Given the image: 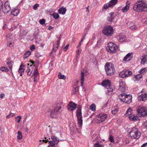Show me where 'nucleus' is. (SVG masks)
I'll use <instances>...</instances> for the list:
<instances>
[{
    "instance_id": "nucleus-1",
    "label": "nucleus",
    "mask_w": 147,
    "mask_h": 147,
    "mask_svg": "<svg viewBox=\"0 0 147 147\" xmlns=\"http://www.w3.org/2000/svg\"><path fill=\"white\" fill-rule=\"evenodd\" d=\"M133 9L138 11H147V4L143 1H139L134 4Z\"/></svg>"
},
{
    "instance_id": "nucleus-2",
    "label": "nucleus",
    "mask_w": 147,
    "mask_h": 147,
    "mask_svg": "<svg viewBox=\"0 0 147 147\" xmlns=\"http://www.w3.org/2000/svg\"><path fill=\"white\" fill-rule=\"evenodd\" d=\"M105 69L108 76L113 75L115 72L114 65L112 63H107L105 66Z\"/></svg>"
},
{
    "instance_id": "nucleus-3",
    "label": "nucleus",
    "mask_w": 147,
    "mask_h": 147,
    "mask_svg": "<svg viewBox=\"0 0 147 147\" xmlns=\"http://www.w3.org/2000/svg\"><path fill=\"white\" fill-rule=\"evenodd\" d=\"M129 134L130 136L132 139H138L141 135V133L135 127L131 129L129 132Z\"/></svg>"
},
{
    "instance_id": "nucleus-4",
    "label": "nucleus",
    "mask_w": 147,
    "mask_h": 147,
    "mask_svg": "<svg viewBox=\"0 0 147 147\" xmlns=\"http://www.w3.org/2000/svg\"><path fill=\"white\" fill-rule=\"evenodd\" d=\"M137 114L140 117L147 115V109L143 106H138L136 109Z\"/></svg>"
},
{
    "instance_id": "nucleus-5",
    "label": "nucleus",
    "mask_w": 147,
    "mask_h": 147,
    "mask_svg": "<svg viewBox=\"0 0 147 147\" xmlns=\"http://www.w3.org/2000/svg\"><path fill=\"white\" fill-rule=\"evenodd\" d=\"M82 106H80L76 111V116L77 117L78 123L79 127L82 125V119L81 111Z\"/></svg>"
},
{
    "instance_id": "nucleus-6",
    "label": "nucleus",
    "mask_w": 147,
    "mask_h": 147,
    "mask_svg": "<svg viewBox=\"0 0 147 147\" xmlns=\"http://www.w3.org/2000/svg\"><path fill=\"white\" fill-rule=\"evenodd\" d=\"M118 48V47L116 44L111 42L108 44L106 49L108 52L113 54L116 52Z\"/></svg>"
},
{
    "instance_id": "nucleus-7",
    "label": "nucleus",
    "mask_w": 147,
    "mask_h": 147,
    "mask_svg": "<svg viewBox=\"0 0 147 147\" xmlns=\"http://www.w3.org/2000/svg\"><path fill=\"white\" fill-rule=\"evenodd\" d=\"M102 33L107 36H111L113 33V28L110 26H105L102 31Z\"/></svg>"
},
{
    "instance_id": "nucleus-8",
    "label": "nucleus",
    "mask_w": 147,
    "mask_h": 147,
    "mask_svg": "<svg viewBox=\"0 0 147 147\" xmlns=\"http://www.w3.org/2000/svg\"><path fill=\"white\" fill-rule=\"evenodd\" d=\"M61 108L60 107H57L55 109L50 110V117L52 118H56L57 115L60 113V110Z\"/></svg>"
},
{
    "instance_id": "nucleus-9",
    "label": "nucleus",
    "mask_w": 147,
    "mask_h": 147,
    "mask_svg": "<svg viewBox=\"0 0 147 147\" xmlns=\"http://www.w3.org/2000/svg\"><path fill=\"white\" fill-rule=\"evenodd\" d=\"M131 111L132 110L131 109H128L125 114V116H127L128 115V117L130 121H135L138 120L139 119L138 117L132 114Z\"/></svg>"
},
{
    "instance_id": "nucleus-10",
    "label": "nucleus",
    "mask_w": 147,
    "mask_h": 147,
    "mask_svg": "<svg viewBox=\"0 0 147 147\" xmlns=\"http://www.w3.org/2000/svg\"><path fill=\"white\" fill-rule=\"evenodd\" d=\"M132 74V73L131 71L127 70L121 72L119 74V75L121 77L124 78L127 77L128 76L131 75Z\"/></svg>"
},
{
    "instance_id": "nucleus-11",
    "label": "nucleus",
    "mask_w": 147,
    "mask_h": 147,
    "mask_svg": "<svg viewBox=\"0 0 147 147\" xmlns=\"http://www.w3.org/2000/svg\"><path fill=\"white\" fill-rule=\"evenodd\" d=\"M11 8L9 5V2L8 1L5 2L4 4V8L3 11L5 13H7L9 12Z\"/></svg>"
},
{
    "instance_id": "nucleus-12",
    "label": "nucleus",
    "mask_w": 147,
    "mask_h": 147,
    "mask_svg": "<svg viewBox=\"0 0 147 147\" xmlns=\"http://www.w3.org/2000/svg\"><path fill=\"white\" fill-rule=\"evenodd\" d=\"M77 104L73 102H70L67 105L68 110H70L71 111H73L76 109Z\"/></svg>"
},
{
    "instance_id": "nucleus-13",
    "label": "nucleus",
    "mask_w": 147,
    "mask_h": 147,
    "mask_svg": "<svg viewBox=\"0 0 147 147\" xmlns=\"http://www.w3.org/2000/svg\"><path fill=\"white\" fill-rule=\"evenodd\" d=\"M118 90L121 92H125V83L121 80L119 81Z\"/></svg>"
},
{
    "instance_id": "nucleus-14",
    "label": "nucleus",
    "mask_w": 147,
    "mask_h": 147,
    "mask_svg": "<svg viewBox=\"0 0 147 147\" xmlns=\"http://www.w3.org/2000/svg\"><path fill=\"white\" fill-rule=\"evenodd\" d=\"M133 54L132 53H129L124 57L123 61H129L133 57Z\"/></svg>"
},
{
    "instance_id": "nucleus-15",
    "label": "nucleus",
    "mask_w": 147,
    "mask_h": 147,
    "mask_svg": "<svg viewBox=\"0 0 147 147\" xmlns=\"http://www.w3.org/2000/svg\"><path fill=\"white\" fill-rule=\"evenodd\" d=\"M101 85L107 88L111 86V81L109 80H104L102 83Z\"/></svg>"
},
{
    "instance_id": "nucleus-16",
    "label": "nucleus",
    "mask_w": 147,
    "mask_h": 147,
    "mask_svg": "<svg viewBox=\"0 0 147 147\" xmlns=\"http://www.w3.org/2000/svg\"><path fill=\"white\" fill-rule=\"evenodd\" d=\"M127 27L128 28L131 29L133 31L136 30L137 28L136 25L133 22L128 24Z\"/></svg>"
},
{
    "instance_id": "nucleus-17",
    "label": "nucleus",
    "mask_w": 147,
    "mask_h": 147,
    "mask_svg": "<svg viewBox=\"0 0 147 147\" xmlns=\"http://www.w3.org/2000/svg\"><path fill=\"white\" fill-rule=\"evenodd\" d=\"M147 95L146 93L141 94L138 97V100L139 101H145L147 99Z\"/></svg>"
},
{
    "instance_id": "nucleus-18",
    "label": "nucleus",
    "mask_w": 147,
    "mask_h": 147,
    "mask_svg": "<svg viewBox=\"0 0 147 147\" xmlns=\"http://www.w3.org/2000/svg\"><path fill=\"white\" fill-rule=\"evenodd\" d=\"M130 4L128 2L126 3V6L123 7L121 9V11L123 13L127 12L129 9Z\"/></svg>"
},
{
    "instance_id": "nucleus-19",
    "label": "nucleus",
    "mask_w": 147,
    "mask_h": 147,
    "mask_svg": "<svg viewBox=\"0 0 147 147\" xmlns=\"http://www.w3.org/2000/svg\"><path fill=\"white\" fill-rule=\"evenodd\" d=\"M142 64L144 65L145 64H147V55H144L142 56L141 59Z\"/></svg>"
},
{
    "instance_id": "nucleus-20",
    "label": "nucleus",
    "mask_w": 147,
    "mask_h": 147,
    "mask_svg": "<svg viewBox=\"0 0 147 147\" xmlns=\"http://www.w3.org/2000/svg\"><path fill=\"white\" fill-rule=\"evenodd\" d=\"M66 11V9L65 7H64L62 6L58 10V13L62 15H64Z\"/></svg>"
},
{
    "instance_id": "nucleus-21",
    "label": "nucleus",
    "mask_w": 147,
    "mask_h": 147,
    "mask_svg": "<svg viewBox=\"0 0 147 147\" xmlns=\"http://www.w3.org/2000/svg\"><path fill=\"white\" fill-rule=\"evenodd\" d=\"M114 13L113 12H111L109 14L107 18V21L110 22H112L114 19L113 15Z\"/></svg>"
},
{
    "instance_id": "nucleus-22",
    "label": "nucleus",
    "mask_w": 147,
    "mask_h": 147,
    "mask_svg": "<svg viewBox=\"0 0 147 147\" xmlns=\"http://www.w3.org/2000/svg\"><path fill=\"white\" fill-rule=\"evenodd\" d=\"M20 12V10L18 9H13L11 11V13L13 15L16 16L19 14Z\"/></svg>"
},
{
    "instance_id": "nucleus-23",
    "label": "nucleus",
    "mask_w": 147,
    "mask_h": 147,
    "mask_svg": "<svg viewBox=\"0 0 147 147\" xmlns=\"http://www.w3.org/2000/svg\"><path fill=\"white\" fill-rule=\"evenodd\" d=\"M100 119H99L101 122H102L105 121L107 117V115L106 114H101L99 115Z\"/></svg>"
},
{
    "instance_id": "nucleus-24",
    "label": "nucleus",
    "mask_w": 147,
    "mask_h": 147,
    "mask_svg": "<svg viewBox=\"0 0 147 147\" xmlns=\"http://www.w3.org/2000/svg\"><path fill=\"white\" fill-rule=\"evenodd\" d=\"M125 99L124 100L126 101H132V97L131 94H125Z\"/></svg>"
},
{
    "instance_id": "nucleus-25",
    "label": "nucleus",
    "mask_w": 147,
    "mask_h": 147,
    "mask_svg": "<svg viewBox=\"0 0 147 147\" xmlns=\"http://www.w3.org/2000/svg\"><path fill=\"white\" fill-rule=\"evenodd\" d=\"M107 93L109 95L111 94L113 92L114 89L111 87V86L107 88Z\"/></svg>"
},
{
    "instance_id": "nucleus-26",
    "label": "nucleus",
    "mask_w": 147,
    "mask_h": 147,
    "mask_svg": "<svg viewBox=\"0 0 147 147\" xmlns=\"http://www.w3.org/2000/svg\"><path fill=\"white\" fill-rule=\"evenodd\" d=\"M84 71L82 72L81 74V86L82 87L83 86V83L84 81Z\"/></svg>"
},
{
    "instance_id": "nucleus-27",
    "label": "nucleus",
    "mask_w": 147,
    "mask_h": 147,
    "mask_svg": "<svg viewBox=\"0 0 147 147\" xmlns=\"http://www.w3.org/2000/svg\"><path fill=\"white\" fill-rule=\"evenodd\" d=\"M25 67V65H23L22 63L20 65V67L18 70L19 73H23L24 71V68Z\"/></svg>"
},
{
    "instance_id": "nucleus-28",
    "label": "nucleus",
    "mask_w": 147,
    "mask_h": 147,
    "mask_svg": "<svg viewBox=\"0 0 147 147\" xmlns=\"http://www.w3.org/2000/svg\"><path fill=\"white\" fill-rule=\"evenodd\" d=\"M51 139L53 140V141L56 142V144H58L59 142V139L56 136H51Z\"/></svg>"
},
{
    "instance_id": "nucleus-29",
    "label": "nucleus",
    "mask_w": 147,
    "mask_h": 147,
    "mask_svg": "<svg viewBox=\"0 0 147 147\" xmlns=\"http://www.w3.org/2000/svg\"><path fill=\"white\" fill-rule=\"evenodd\" d=\"M125 94L123 93L119 95V98L121 101H125L124 99H125Z\"/></svg>"
},
{
    "instance_id": "nucleus-30",
    "label": "nucleus",
    "mask_w": 147,
    "mask_h": 147,
    "mask_svg": "<svg viewBox=\"0 0 147 147\" xmlns=\"http://www.w3.org/2000/svg\"><path fill=\"white\" fill-rule=\"evenodd\" d=\"M117 0H111L109 3L110 5V7H112L117 3Z\"/></svg>"
},
{
    "instance_id": "nucleus-31",
    "label": "nucleus",
    "mask_w": 147,
    "mask_h": 147,
    "mask_svg": "<svg viewBox=\"0 0 147 147\" xmlns=\"http://www.w3.org/2000/svg\"><path fill=\"white\" fill-rule=\"evenodd\" d=\"M31 54V52L30 51H26L23 56V58L25 59L28 57Z\"/></svg>"
},
{
    "instance_id": "nucleus-32",
    "label": "nucleus",
    "mask_w": 147,
    "mask_h": 147,
    "mask_svg": "<svg viewBox=\"0 0 147 147\" xmlns=\"http://www.w3.org/2000/svg\"><path fill=\"white\" fill-rule=\"evenodd\" d=\"M142 76L141 75L137 74L134 76L135 81H138L140 80L142 77Z\"/></svg>"
},
{
    "instance_id": "nucleus-33",
    "label": "nucleus",
    "mask_w": 147,
    "mask_h": 147,
    "mask_svg": "<svg viewBox=\"0 0 147 147\" xmlns=\"http://www.w3.org/2000/svg\"><path fill=\"white\" fill-rule=\"evenodd\" d=\"M26 72L27 73V75L28 76H30L32 72V70H31L28 67L26 70Z\"/></svg>"
},
{
    "instance_id": "nucleus-34",
    "label": "nucleus",
    "mask_w": 147,
    "mask_h": 147,
    "mask_svg": "<svg viewBox=\"0 0 147 147\" xmlns=\"http://www.w3.org/2000/svg\"><path fill=\"white\" fill-rule=\"evenodd\" d=\"M125 39V37L124 35H123L119 36V40L120 42H122L124 41Z\"/></svg>"
},
{
    "instance_id": "nucleus-35",
    "label": "nucleus",
    "mask_w": 147,
    "mask_h": 147,
    "mask_svg": "<svg viewBox=\"0 0 147 147\" xmlns=\"http://www.w3.org/2000/svg\"><path fill=\"white\" fill-rule=\"evenodd\" d=\"M52 15L53 17V18L56 20L58 19L59 17V14L56 13H53Z\"/></svg>"
},
{
    "instance_id": "nucleus-36",
    "label": "nucleus",
    "mask_w": 147,
    "mask_h": 147,
    "mask_svg": "<svg viewBox=\"0 0 147 147\" xmlns=\"http://www.w3.org/2000/svg\"><path fill=\"white\" fill-rule=\"evenodd\" d=\"M22 133L20 131L18 132V135L17 136V138L18 139L20 140L22 138Z\"/></svg>"
},
{
    "instance_id": "nucleus-37",
    "label": "nucleus",
    "mask_w": 147,
    "mask_h": 147,
    "mask_svg": "<svg viewBox=\"0 0 147 147\" xmlns=\"http://www.w3.org/2000/svg\"><path fill=\"white\" fill-rule=\"evenodd\" d=\"M90 108L92 111H94L96 110V106L94 104H92L90 106Z\"/></svg>"
},
{
    "instance_id": "nucleus-38",
    "label": "nucleus",
    "mask_w": 147,
    "mask_h": 147,
    "mask_svg": "<svg viewBox=\"0 0 147 147\" xmlns=\"http://www.w3.org/2000/svg\"><path fill=\"white\" fill-rule=\"evenodd\" d=\"M39 74V73L37 68L35 69L34 71L33 75L34 76H37Z\"/></svg>"
},
{
    "instance_id": "nucleus-39",
    "label": "nucleus",
    "mask_w": 147,
    "mask_h": 147,
    "mask_svg": "<svg viewBox=\"0 0 147 147\" xmlns=\"http://www.w3.org/2000/svg\"><path fill=\"white\" fill-rule=\"evenodd\" d=\"M58 76L60 79H65L66 78V76L63 75L61 74L60 73H59L58 75Z\"/></svg>"
},
{
    "instance_id": "nucleus-40",
    "label": "nucleus",
    "mask_w": 147,
    "mask_h": 147,
    "mask_svg": "<svg viewBox=\"0 0 147 147\" xmlns=\"http://www.w3.org/2000/svg\"><path fill=\"white\" fill-rule=\"evenodd\" d=\"M0 69L3 71H5L6 72L8 71L9 70L7 68L4 67H1Z\"/></svg>"
},
{
    "instance_id": "nucleus-41",
    "label": "nucleus",
    "mask_w": 147,
    "mask_h": 147,
    "mask_svg": "<svg viewBox=\"0 0 147 147\" xmlns=\"http://www.w3.org/2000/svg\"><path fill=\"white\" fill-rule=\"evenodd\" d=\"M109 138V141L111 142L112 143H113L115 142V141L114 140L113 137L112 136V135H110Z\"/></svg>"
},
{
    "instance_id": "nucleus-42",
    "label": "nucleus",
    "mask_w": 147,
    "mask_h": 147,
    "mask_svg": "<svg viewBox=\"0 0 147 147\" xmlns=\"http://www.w3.org/2000/svg\"><path fill=\"white\" fill-rule=\"evenodd\" d=\"M13 63V62L12 61H10L9 62L7 63V65L8 66L10 69H11V70H12L11 69L12 67V64Z\"/></svg>"
},
{
    "instance_id": "nucleus-43",
    "label": "nucleus",
    "mask_w": 147,
    "mask_h": 147,
    "mask_svg": "<svg viewBox=\"0 0 147 147\" xmlns=\"http://www.w3.org/2000/svg\"><path fill=\"white\" fill-rule=\"evenodd\" d=\"M94 147H103L102 145L100 144L98 142H96L94 144Z\"/></svg>"
},
{
    "instance_id": "nucleus-44",
    "label": "nucleus",
    "mask_w": 147,
    "mask_h": 147,
    "mask_svg": "<svg viewBox=\"0 0 147 147\" xmlns=\"http://www.w3.org/2000/svg\"><path fill=\"white\" fill-rule=\"evenodd\" d=\"M118 109L117 108L113 109H112V110L111 111L112 113L114 115L116 114L118 111Z\"/></svg>"
},
{
    "instance_id": "nucleus-45",
    "label": "nucleus",
    "mask_w": 147,
    "mask_h": 147,
    "mask_svg": "<svg viewBox=\"0 0 147 147\" xmlns=\"http://www.w3.org/2000/svg\"><path fill=\"white\" fill-rule=\"evenodd\" d=\"M21 117L20 116H18L16 117L15 118V120L16 121V122L17 123H19L21 120Z\"/></svg>"
},
{
    "instance_id": "nucleus-46",
    "label": "nucleus",
    "mask_w": 147,
    "mask_h": 147,
    "mask_svg": "<svg viewBox=\"0 0 147 147\" xmlns=\"http://www.w3.org/2000/svg\"><path fill=\"white\" fill-rule=\"evenodd\" d=\"M109 7H110V5L109 3H107L105 4L103 7V8L105 9H107Z\"/></svg>"
},
{
    "instance_id": "nucleus-47",
    "label": "nucleus",
    "mask_w": 147,
    "mask_h": 147,
    "mask_svg": "<svg viewBox=\"0 0 147 147\" xmlns=\"http://www.w3.org/2000/svg\"><path fill=\"white\" fill-rule=\"evenodd\" d=\"M147 71V70L146 68H144L143 69H141L139 71L140 73L142 74L144 72H146Z\"/></svg>"
},
{
    "instance_id": "nucleus-48",
    "label": "nucleus",
    "mask_w": 147,
    "mask_h": 147,
    "mask_svg": "<svg viewBox=\"0 0 147 147\" xmlns=\"http://www.w3.org/2000/svg\"><path fill=\"white\" fill-rule=\"evenodd\" d=\"M49 144H50L51 146H55V143L56 142H55L53 141H49Z\"/></svg>"
},
{
    "instance_id": "nucleus-49",
    "label": "nucleus",
    "mask_w": 147,
    "mask_h": 147,
    "mask_svg": "<svg viewBox=\"0 0 147 147\" xmlns=\"http://www.w3.org/2000/svg\"><path fill=\"white\" fill-rule=\"evenodd\" d=\"M39 32V30L38 29H37L36 30H35V31L34 32V37L35 38H36V36L38 34V32Z\"/></svg>"
},
{
    "instance_id": "nucleus-50",
    "label": "nucleus",
    "mask_w": 147,
    "mask_h": 147,
    "mask_svg": "<svg viewBox=\"0 0 147 147\" xmlns=\"http://www.w3.org/2000/svg\"><path fill=\"white\" fill-rule=\"evenodd\" d=\"M45 22V19H42L39 20V23L42 25Z\"/></svg>"
},
{
    "instance_id": "nucleus-51",
    "label": "nucleus",
    "mask_w": 147,
    "mask_h": 147,
    "mask_svg": "<svg viewBox=\"0 0 147 147\" xmlns=\"http://www.w3.org/2000/svg\"><path fill=\"white\" fill-rule=\"evenodd\" d=\"M14 115V113H10L8 115L6 116V117L8 118H9L13 117Z\"/></svg>"
},
{
    "instance_id": "nucleus-52",
    "label": "nucleus",
    "mask_w": 147,
    "mask_h": 147,
    "mask_svg": "<svg viewBox=\"0 0 147 147\" xmlns=\"http://www.w3.org/2000/svg\"><path fill=\"white\" fill-rule=\"evenodd\" d=\"M30 49L32 51H33L35 49V46L34 45H32L30 46Z\"/></svg>"
},
{
    "instance_id": "nucleus-53",
    "label": "nucleus",
    "mask_w": 147,
    "mask_h": 147,
    "mask_svg": "<svg viewBox=\"0 0 147 147\" xmlns=\"http://www.w3.org/2000/svg\"><path fill=\"white\" fill-rule=\"evenodd\" d=\"M39 4H35L33 7V8L34 9L36 10L37 9V8L39 7Z\"/></svg>"
},
{
    "instance_id": "nucleus-54",
    "label": "nucleus",
    "mask_w": 147,
    "mask_h": 147,
    "mask_svg": "<svg viewBox=\"0 0 147 147\" xmlns=\"http://www.w3.org/2000/svg\"><path fill=\"white\" fill-rule=\"evenodd\" d=\"M69 46V44H67L63 49L64 51H66L67 49L68 48Z\"/></svg>"
},
{
    "instance_id": "nucleus-55",
    "label": "nucleus",
    "mask_w": 147,
    "mask_h": 147,
    "mask_svg": "<svg viewBox=\"0 0 147 147\" xmlns=\"http://www.w3.org/2000/svg\"><path fill=\"white\" fill-rule=\"evenodd\" d=\"M73 90L75 93L77 92L78 90V87H76L75 88H73Z\"/></svg>"
},
{
    "instance_id": "nucleus-56",
    "label": "nucleus",
    "mask_w": 147,
    "mask_h": 147,
    "mask_svg": "<svg viewBox=\"0 0 147 147\" xmlns=\"http://www.w3.org/2000/svg\"><path fill=\"white\" fill-rule=\"evenodd\" d=\"M108 103V102H107L102 107V109H103L104 108L107 107L108 106L107 104Z\"/></svg>"
},
{
    "instance_id": "nucleus-57",
    "label": "nucleus",
    "mask_w": 147,
    "mask_h": 147,
    "mask_svg": "<svg viewBox=\"0 0 147 147\" xmlns=\"http://www.w3.org/2000/svg\"><path fill=\"white\" fill-rule=\"evenodd\" d=\"M57 46V45L56 46H55L53 45V50L54 51H56L57 49H58V48H57L56 47Z\"/></svg>"
},
{
    "instance_id": "nucleus-58",
    "label": "nucleus",
    "mask_w": 147,
    "mask_h": 147,
    "mask_svg": "<svg viewBox=\"0 0 147 147\" xmlns=\"http://www.w3.org/2000/svg\"><path fill=\"white\" fill-rule=\"evenodd\" d=\"M81 52V51L79 50V49H78L77 51V55H79L80 54Z\"/></svg>"
},
{
    "instance_id": "nucleus-59",
    "label": "nucleus",
    "mask_w": 147,
    "mask_h": 147,
    "mask_svg": "<svg viewBox=\"0 0 147 147\" xmlns=\"http://www.w3.org/2000/svg\"><path fill=\"white\" fill-rule=\"evenodd\" d=\"M3 7V4L2 1H0V8H2Z\"/></svg>"
},
{
    "instance_id": "nucleus-60",
    "label": "nucleus",
    "mask_w": 147,
    "mask_h": 147,
    "mask_svg": "<svg viewBox=\"0 0 147 147\" xmlns=\"http://www.w3.org/2000/svg\"><path fill=\"white\" fill-rule=\"evenodd\" d=\"M60 41H59V40H58L57 41V44H56V45H57V46L56 47L57 48H58V46L59 44V43H60Z\"/></svg>"
},
{
    "instance_id": "nucleus-61",
    "label": "nucleus",
    "mask_w": 147,
    "mask_h": 147,
    "mask_svg": "<svg viewBox=\"0 0 147 147\" xmlns=\"http://www.w3.org/2000/svg\"><path fill=\"white\" fill-rule=\"evenodd\" d=\"M147 145V142L143 144L141 147H146Z\"/></svg>"
},
{
    "instance_id": "nucleus-62",
    "label": "nucleus",
    "mask_w": 147,
    "mask_h": 147,
    "mask_svg": "<svg viewBox=\"0 0 147 147\" xmlns=\"http://www.w3.org/2000/svg\"><path fill=\"white\" fill-rule=\"evenodd\" d=\"M37 76H34V82H37Z\"/></svg>"
},
{
    "instance_id": "nucleus-63",
    "label": "nucleus",
    "mask_w": 147,
    "mask_h": 147,
    "mask_svg": "<svg viewBox=\"0 0 147 147\" xmlns=\"http://www.w3.org/2000/svg\"><path fill=\"white\" fill-rule=\"evenodd\" d=\"M5 95L3 94H0V98H3V96H4Z\"/></svg>"
},
{
    "instance_id": "nucleus-64",
    "label": "nucleus",
    "mask_w": 147,
    "mask_h": 147,
    "mask_svg": "<svg viewBox=\"0 0 147 147\" xmlns=\"http://www.w3.org/2000/svg\"><path fill=\"white\" fill-rule=\"evenodd\" d=\"M42 141L44 142L45 143H47V142H49L48 139H47V140H43Z\"/></svg>"
}]
</instances>
